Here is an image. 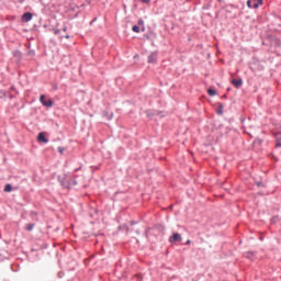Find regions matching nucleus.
Masks as SVG:
<instances>
[{
  "mask_svg": "<svg viewBox=\"0 0 281 281\" xmlns=\"http://www.w3.org/2000/svg\"><path fill=\"white\" fill-rule=\"evenodd\" d=\"M59 183L63 188H67L68 190L74 188V186H78V181L72 178H59Z\"/></svg>",
  "mask_w": 281,
  "mask_h": 281,
  "instance_id": "nucleus-1",
  "label": "nucleus"
},
{
  "mask_svg": "<svg viewBox=\"0 0 281 281\" xmlns=\"http://www.w3.org/2000/svg\"><path fill=\"white\" fill-rule=\"evenodd\" d=\"M40 102L41 104H43V106H46L47 109H52V106H54V101L52 100L46 101L44 94L40 97Z\"/></svg>",
  "mask_w": 281,
  "mask_h": 281,
  "instance_id": "nucleus-2",
  "label": "nucleus"
},
{
  "mask_svg": "<svg viewBox=\"0 0 281 281\" xmlns=\"http://www.w3.org/2000/svg\"><path fill=\"white\" fill-rule=\"evenodd\" d=\"M182 237L179 233H173V235L169 238V243H181Z\"/></svg>",
  "mask_w": 281,
  "mask_h": 281,
  "instance_id": "nucleus-3",
  "label": "nucleus"
},
{
  "mask_svg": "<svg viewBox=\"0 0 281 281\" xmlns=\"http://www.w3.org/2000/svg\"><path fill=\"white\" fill-rule=\"evenodd\" d=\"M37 142H42L43 144H48L49 139H47V137H45V133L41 132L37 135Z\"/></svg>",
  "mask_w": 281,
  "mask_h": 281,
  "instance_id": "nucleus-4",
  "label": "nucleus"
},
{
  "mask_svg": "<svg viewBox=\"0 0 281 281\" xmlns=\"http://www.w3.org/2000/svg\"><path fill=\"white\" fill-rule=\"evenodd\" d=\"M232 85H233L236 89H240V87H243V79H233V80H232Z\"/></svg>",
  "mask_w": 281,
  "mask_h": 281,
  "instance_id": "nucleus-5",
  "label": "nucleus"
},
{
  "mask_svg": "<svg viewBox=\"0 0 281 281\" xmlns=\"http://www.w3.org/2000/svg\"><path fill=\"white\" fill-rule=\"evenodd\" d=\"M32 13L31 12H25L23 15H22V21L24 23H30V20L32 19Z\"/></svg>",
  "mask_w": 281,
  "mask_h": 281,
  "instance_id": "nucleus-6",
  "label": "nucleus"
},
{
  "mask_svg": "<svg viewBox=\"0 0 281 281\" xmlns=\"http://www.w3.org/2000/svg\"><path fill=\"white\" fill-rule=\"evenodd\" d=\"M248 8H252V10H258V4L254 0L247 1Z\"/></svg>",
  "mask_w": 281,
  "mask_h": 281,
  "instance_id": "nucleus-7",
  "label": "nucleus"
},
{
  "mask_svg": "<svg viewBox=\"0 0 281 281\" xmlns=\"http://www.w3.org/2000/svg\"><path fill=\"white\" fill-rule=\"evenodd\" d=\"M148 63H157V54L156 53H151L148 56Z\"/></svg>",
  "mask_w": 281,
  "mask_h": 281,
  "instance_id": "nucleus-8",
  "label": "nucleus"
},
{
  "mask_svg": "<svg viewBox=\"0 0 281 281\" xmlns=\"http://www.w3.org/2000/svg\"><path fill=\"white\" fill-rule=\"evenodd\" d=\"M103 117H106V120H113V113H109V112L104 111Z\"/></svg>",
  "mask_w": 281,
  "mask_h": 281,
  "instance_id": "nucleus-9",
  "label": "nucleus"
},
{
  "mask_svg": "<svg viewBox=\"0 0 281 281\" xmlns=\"http://www.w3.org/2000/svg\"><path fill=\"white\" fill-rule=\"evenodd\" d=\"M207 93H209V95H211V98H214V95H216V90L214 88H210L207 90Z\"/></svg>",
  "mask_w": 281,
  "mask_h": 281,
  "instance_id": "nucleus-10",
  "label": "nucleus"
},
{
  "mask_svg": "<svg viewBox=\"0 0 281 281\" xmlns=\"http://www.w3.org/2000/svg\"><path fill=\"white\" fill-rule=\"evenodd\" d=\"M132 31L135 32L136 34H139V32H142V29L139 27V25H134L132 27Z\"/></svg>",
  "mask_w": 281,
  "mask_h": 281,
  "instance_id": "nucleus-11",
  "label": "nucleus"
},
{
  "mask_svg": "<svg viewBox=\"0 0 281 281\" xmlns=\"http://www.w3.org/2000/svg\"><path fill=\"white\" fill-rule=\"evenodd\" d=\"M4 192H12V184H5Z\"/></svg>",
  "mask_w": 281,
  "mask_h": 281,
  "instance_id": "nucleus-12",
  "label": "nucleus"
},
{
  "mask_svg": "<svg viewBox=\"0 0 281 281\" xmlns=\"http://www.w3.org/2000/svg\"><path fill=\"white\" fill-rule=\"evenodd\" d=\"M25 229H26V232H32V229H34V224L31 223V224L26 225Z\"/></svg>",
  "mask_w": 281,
  "mask_h": 281,
  "instance_id": "nucleus-13",
  "label": "nucleus"
},
{
  "mask_svg": "<svg viewBox=\"0 0 281 281\" xmlns=\"http://www.w3.org/2000/svg\"><path fill=\"white\" fill-rule=\"evenodd\" d=\"M137 23H138V26L140 25V27H143L142 32H144V30H146V27H144V20L140 19V20H138Z\"/></svg>",
  "mask_w": 281,
  "mask_h": 281,
  "instance_id": "nucleus-14",
  "label": "nucleus"
},
{
  "mask_svg": "<svg viewBox=\"0 0 281 281\" xmlns=\"http://www.w3.org/2000/svg\"><path fill=\"white\" fill-rule=\"evenodd\" d=\"M217 115H223V105L220 103V109L217 110Z\"/></svg>",
  "mask_w": 281,
  "mask_h": 281,
  "instance_id": "nucleus-15",
  "label": "nucleus"
},
{
  "mask_svg": "<svg viewBox=\"0 0 281 281\" xmlns=\"http://www.w3.org/2000/svg\"><path fill=\"white\" fill-rule=\"evenodd\" d=\"M13 56H15L16 58H21V52L15 50V52L13 53Z\"/></svg>",
  "mask_w": 281,
  "mask_h": 281,
  "instance_id": "nucleus-16",
  "label": "nucleus"
},
{
  "mask_svg": "<svg viewBox=\"0 0 281 281\" xmlns=\"http://www.w3.org/2000/svg\"><path fill=\"white\" fill-rule=\"evenodd\" d=\"M257 4V8H260V5H262V0H254Z\"/></svg>",
  "mask_w": 281,
  "mask_h": 281,
  "instance_id": "nucleus-17",
  "label": "nucleus"
},
{
  "mask_svg": "<svg viewBox=\"0 0 281 281\" xmlns=\"http://www.w3.org/2000/svg\"><path fill=\"white\" fill-rule=\"evenodd\" d=\"M146 115H147V117H153V115H155V113H153L150 111H146Z\"/></svg>",
  "mask_w": 281,
  "mask_h": 281,
  "instance_id": "nucleus-18",
  "label": "nucleus"
},
{
  "mask_svg": "<svg viewBox=\"0 0 281 281\" xmlns=\"http://www.w3.org/2000/svg\"><path fill=\"white\" fill-rule=\"evenodd\" d=\"M54 34H55V36H58V34H60V30L59 29L55 30Z\"/></svg>",
  "mask_w": 281,
  "mask_h": 281,
  "instance_id": "nucleus-19",
  "label": "nucleus"
},
{
  "mask_svg": "<svg viewBox=\"0 0 281 281\" xmlns=\"http://www.w3.org/2000/svg\"><path fill=\"white\" fill-rule=\"evenodd\" d=\"M65 151V148L58 147V153L63 154Z\"/></svg>",
  "mask_w": 281,
  "mask_h": 281,
  "instance_id": "nucleus-20",
  "label": "nucleus"
},
{
  "mask_svg": "<svg viewBox=\"0 0 281 281\" xmlns=\"http://www.w3.org/2000/svg\"><path fill=\"white\" fill-rule=\"evenodd\" d=\"M251 256H254V254H251V252L246 254V258H251Z\"/></svg>",
  "mask_w": 281,
  "mask_h": 281,
  "instance_id": "nucleus-21",
  "label": "nucleus"
},
{
  "mask_svg": "<svg viewBox=\"0 0 281 281\" xmlns=\"http://www.w3.org/2000/svg\"><path fill=\"white\" fill-rule=\"evenodd\" d=\"M142 3H150V0H140Z\"/></svg>",
  "mask_w": 281,
  "mask_h": 281,
  "instance_id": "nucleus-22",
  "label": "nucleus"
},
{
  "mask_svg": "<svg viewBox=\"0 0 281 281\" xmlns=\"http://www.w3.org/2000/svg\"><path fill=\"white\" fill-rule=\"evenodd\" d=\"M258 188H262V182L257 183Z\"/></svg>",
  "mask_w": 281,
  "mask_h": 281,
  "instance_id": "nucleus-23",
  "label": "nucleus"
},
{
  "mask_svg": "<svg viewBox=\"0 0 281 281\" xmlns=\"http://www.w3.org/2000/svg\"><path fill=\"white\" fill-rule=\"evenodd\" d=\"M190 243H192V240L189 239L186 241V245H190Z\"/></svg>",
  "mask_w": 281,
  "mask_h": 281,
  "instance_id": "nucleus-24",
  "label": "nucleus"
},
{
  "mask_svg": "<svg viewBox=\"0 0 281 281\" xmlns=\"http://www.w3.org/2000/svg\"><path fill=\"white\" fill-rule=\"evenodd\" d=\"M63 32H67V26H64V27H63Z\"/></svg>",
  "mask_w": 281,
  "mask_h": 281,
  "instance_id": "nucleus-25",
  "label": "nucleus"
},
{
  "mask_svg": "<svg viewBox=\"0 0 281 281\" xmlns=\"http://www.w3.org/2000/svg\"><path fill=\"white\" fill-rule=\"evenodd\" d=\"M70 36L69 35H66L65 38H69Z\"/></svg>",
  "mask_w": 281,
  "mask_h": 281,
  "instance_id": "nucleus-26",
  "label": "nucleus"
},
{
  "mask_svg": "<svg viewBox=\"0 0 281 281\" xmlns=\"http://www.w3.org/2000/svg\"><path fill=\"white\" fill-rule=\"evenodd\" d=\"M75 172H78V169H75Z\"/></svg>",
  "mask_w": 281,
  "mask_h": 281,
  "instance_id": "nucleus-27",
  "label": "nucleus"
}]
</instances>
